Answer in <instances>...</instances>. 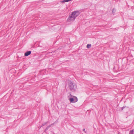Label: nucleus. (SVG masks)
Listing matches in <instances>:
<instances>
[{
  "label": "nucleus",
  "instance_id": "obj_1",
  "mask_svg": "<svg viewBox=\"0 0 134 134\" xmlns=\"http://www.w3.org/2000/svg\"><path fill=\"white\" fill-rule=\"evenodd\" d=\"M80 12L77 11H75L72 12L69 16L67 21L68 22L73 21L76 17L79 15Z\"/></svg>",
  "mask_w": 134,
  "mask_h": 134
},
{
  "label": "nucleus",
  "instance_id": "obj_2",
  "mask_svg": "<svg viewBox=\"0 0 134 134\" xmlns=\"http://www.w3.org/2000/svg\"><path fill=\"white\" fill-rule=\"evenodd\" d=\"M68 88L71 91L74 92L76 91V86L74 83L70 82L69 83Z\"/></svg>",
  "mask_w": 134,
  "mask_h": 134
},
{
  "label": "nucleus",
  "instance_id": "obj_3",
  "mask_svg": "<svg viewBox=\"0 0 134 134\" xmlns=\"http://www.w3.org/2000/svg\"><path fill=\"white\" fill-rule=\"evenodd\" d=\"M70 96H71V97H73V96L71 95V94H70L69 96H68V98H69V99L70 102H72L74 101V102L75 103L77 101L78 99L76 97H74L75 98L73 99L72 98H70Z\"/></svg>",
  "mask_w": 134,
  "mask_h": 134
},
{
  "label": "nucleus",
  "instance_id": "obj_4",
  "mask_svg": "<svg viewBox=\"0 0 134 134\" xmlns=\"http://www.w3.org/2000/svg\"><path fill=\"white\" fill-rule=\"evenodd\" d=\"M31 51H27L25 53V56H27L29 55L31 53Z\"/></svg>",
  "mask_w": 134,
  "mask_h": 134
},
{
  "label": "nucleus",
  "instance_id": "obj_5",
  "mask_svg": "<svg viewBox=\"0 0 134 134\" xmlns=\"http://www.w3.org/2000/svg\"><path fill=\"white\" fill-rule=\"evenodd\" d=\"M91 44H87L86 47L87 48H89L91 47Z\"/></svg>",
  "mask_w": 134,
  "mask_h": 134
},
{
  "label": "nucleus",
  "instance_id": "obj_6",
  "mask_svg": "<svg viewBox=\"0 0 134 134\" xmlns=\"http://www.w3.org/2000/svg\"><path fill=\"white\" fill-rule=\"evenodd\" d=\"M133 130H131L130 131L129 134H133Z\"/></svg>",
  "mask_w": 134,
  "mask_h": 134
},
{
  "label": "nucleus",
  "instance_id": "obj_7",
  "mask_svg": "<svg viewBox=\"0 0 134 134\" xmlns=\"http://www.w3.org/2000/svg\"><path fill=\"white\" fill-rule=\"evenodd\" d=\"M115 8H114L113 9V10L112 11L113 14H114V13H115Z\"/></svg>",
  "mask_w": 134,
  "mask_h": 134
},
{
  "label": "nucleus",
  "instance_id": "obj_8",
  "mask_svg": "<svg viewBox=\"0 0 134 134\" xmlns=\"http://www.w3.org/2000/svg\"><path fill=\"white\" fill-rule=\"evenodd\" d=\"M51 126V125H49V126H48L46 128V129H48V127H50Z\"/></svg>",
  "mask_w": 134,
  "mask_h": 134
},
{
  "label": "nucleus",
  "instance_id": "obj_9",
  "mask_svg": "<svg viewBox=\"0 0 134 134\" xmlns=\"http://www.w3.org/2000/svg\"><path fill=\"white\" fill-rule=\"evenodd\" d=\"M47 122H45V123H44L43 124H42L43 126L44 125H45L47 124Z\"/></svg>",
  "mask_w": 134,
  "mask_h": 134
},
{
  "label": "nucleus",
  "instance_id": "obj_10",
  "mask_svg": "<svg viewBox=\"0 0 134 134\" xmlns=\"http://www.w3.org/2000/svg\"><path fill=\"white\" fill-rule=\"evenodd\" d=\"M83 131H84L85 133L86 132V131H85V129H83Z\"/></svg>",
  "mask_w": 134,
  "mask_h": 134
}]
</instances>
